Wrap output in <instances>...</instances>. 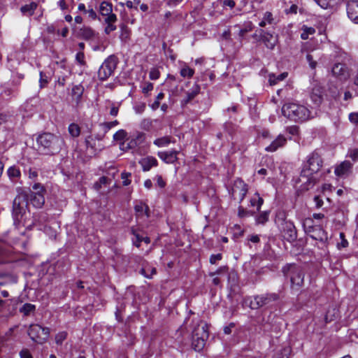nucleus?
<instances>
[{"instance_id": "obj_20", "label": "nucleus", "mask_w": 358, "mask_h": 358, "mask_svg": "<svg viewBox=\"0 0 358 358\" xmlns=\"http://www.w3.org/2000/svg\"><path fill=\"white\" fill-rule=\"evenodd\" d=\"M201 87L198 84H194L192 87L185 92L186 96L181 101L182 106L187 105L193 100L200 92Z\"/></svg>"}, {"instance_id": "obj_27", "label": "nucleus", "mask_w": 358, "mask_h": 358, "mask_svg": "<svg viewBox=\"0 0 358 358\" xmlns=\"http://www.w3.org/2000/svg\"><path fill=\"white\" fill-rule=\"evenodd\" d=\"M112 11L113 5L111 3L107 1L101 2L99 6V13L102 16H105L106 17H107L110 15H115L112 13Z\"/></svg>"}, {"instance_id": "obj_38", "label": "nucleus", "mask_w": 358, "mask_h": 358, "mask_svg": "<svg viewBox=\"0 0 358 358\" xmlns=\"http://www.w3.org/2000/svg\"><path fill=\"white\" fill-rule=\"evenodd\" d=\"M126 258L129 262H131V264L134 265V266L136 264H142V262L144 261L141 256L134 255V254L130 255V257H126Z\"/></svg>"}, {"instance_id": "obj_22", "label": "nucleus", "mask_w": 358, "mask_h": 358, "mask_svg": "<svg viewBox=\"0 0 358 358\" xmlns=\"http://www.w3.org/2000/svg\"><path fill=\"white\" fill-rule=\"evenodd\" d=\"M139 164H141L143 171H148L152 167L157 166L158 162L156 158H155L154 157L148 156L146 157L141 159L139 161Z\"/></svg>"}, {"instance_id": "obj_48", "label": "nucleus", "mask_w": 358, "mask_h": 358, "mask_svg": "<svg viewBox=\"0 0 358 358\" xmlns=\"http://www.w3.org/2000/svg\"><path fill=\"white\" fill-rule=\"evenodd\" d=\"M131 176L130 173L128 172H122L121 173V178L122 179V185L124 186H127L130 185L131 180L129 179V178Z\"/></svg>"}, {"instance_id": "obj_9", "label": "nucleus", "mask_w": 358, "mask_h": 358, "mask_svg": "<svg viewBox=\"0 0 358 358\" xmlns=\"http://www.w3.org/2000/svg\"><path fill=\"white\" fill-rule=\"evenodd\" d=\"M118 64V59L115 55L108 56L101 65L98 71V78L104 81L113 74Z\"/></svg>"}, {"instance_id": "obj_6", "label": "nucleus", "mask_w": 358, "mask_h": 358, "mask_svg": "<svg viewBox=\"0 0 358 358\" xmlns=\"http://www.w3.org/2000/svg\"><path fill=\"white\" fill-rule=\"evenodd\" d=\"M275 222L285 240L292 243L297 238L296 227L292 222L286 220L284 212H280L277 214Z\"/></svg>"}, {"instance_id": "obj_28", "label": "nucleus", "mask_w": 358, "mask_h": 358, "mask_svg": "<svg viewBox=\"0 0 358 358\" xmlns=\"http://www.w3.org/2000/svg\"><path fill=\"white\" fill-rule=\"evenodd\" d=\"M132 234L134 236V238L132 239L133 244L137 248H139L141 246V243L142 241L145 242L147 244L150 243V239L149 237H143L134 230H132Z\"/></svg>"}, {"instance_id": "obj_41", "label": "nucleus", "mask_w": 358, "mask_h": 358, "mask_svg": "<svg viewBox=\"0 0 358 358\" xmlns=\"http://www.w3.org/2000/svg\"><path fill=\"white\" fill-rule=\"evenodd\" d=\"M141 87L142 92L144 94L148 95V93L153 90L154 85L152 83L145 82L141 85Z\"/></svg>"}, {"instance_id": "obj_16", "label": "nucleus", "mask_w": 358, "mask_h": 358, "mask_svg": "<svg viewBox=\"0 0 358 358\" xmlns=\"http://www.w3.org/2000/svg\"><path fill=\"white\" fill-rule=\"evenodd\" d=\"M84 87L79 84L74 85L71 90V97L73 106L76 108L80 107L82 103V98L84 93Z\"/></svg>"}, {"instance_id": "obj_33", "label": "nucleus", "mask_w": 358, "mask_h": 358, "mask_svg": "<svg viewBox=\"0 0 358 358\" xmlns=\"http://www.w3.org/2000/svg\"><path fill=\"white\" fill-rule=\"evenodd\" d=\"M287 76V73H282L278 76L274 74L269 75L268 82L271 85H275L278 81L283 80Z\"/></svg>"}, {"instance_id": "obj_56", "label": "nucleus", "mask_w": 358, "mask_h": 358, "mask_svg": "<svg viewBox=\"0 0 358 358\" xmlns=\"http://www.w3.org/2000/svg\"><path fill=\"white\" fill-rule=\"evenodd\" d=\"M39 83L41 88L44 87L48 83L47 77L43 74L42 71L40 72Z\"/></svg>"}, {"instance_id": "obj_34", "label": "nucleus", "mask_w": 358, "mask_h": 358, "mask_svg": "<svg viewBox=\"0 0 358 358\" xmlns=\"http://www.w3.org/2000/svg\"><path fill=\"white\" fill-rule=\"evenodd\" d=\"M7 173H8V177L12 180H17V178H19L20 177V175H21L20 169L15 166H10L8 169Z\"/></svg>"}, {"instance_id": "obj_49", "label": "nucleus", "mask_w": 358, "mask_h": 358, "mask_svg": "<svg viewBox=\"0 0 358 358\" xmlns=\"http://www.w3.org/2000/svg\"><path fill=\"white\" fill-rule=\"evenodd\" d=\"M76 59L78 64L80 65H85L86 62L85 61V54L83 52L80 51L76 55Z\"/></svg>"}, {"instance_id": "obj_23", "label": "nucleus", "mask_w": 358, "mask_h": 358, "mask_svg": "<svg viewBox=\"0 0 358 358\" xmlns=\"http://www.w3.org/2000/svg\"><path fill=\"white\" fill-rule=\"evenodd\" d=\"M41 326L39 324H31L28 329V335L30 338L38 343L39 340L42 338L41 336Z\"/></svg>"}, {"instance_id": "obj_32", "label": "nucleus", "mask_w": 358, "mask_h": 358, "mask_svg": "<svg viewBox=\"0 0 358 358\" xmlns=\"http://www.w3.org/2000/svg\"><path fill=\"white\" fill-rule=\"evenodd\" d=\"M172 142L170 136H163L154 141V144L158 147H166Z\"/></svg>"}, {"instance_id": "obj_1", "label": "nucleus", "mask_w": 358, "mask_h": 358, "mask_svg": "<svg viewBox=\"0 0 358 358\" xmlns=\"http://www.w3.org/2000/svg\"><path fill=\"white\" fill-rule=\"evenodd\" d=\"M322 163L320 155L316 151L313 152L307 157L299 178L300 182H303V179L306 180L303 184V189H308L315 185L316 180L313 174L320 171L322 166Z\"/></svg>"}, {"instance_id": "obj_30", "label": "nucleus", "mask_w": 358, "mask_h": 358, "mask_svg": "<svg viewBox=\"0 0 358 358\" xmlns=\"http://www.w3.org/2000/svg\"><path fill=\"white\" fill-rule=\"evenodd\" d=\"M180 74L182 78H191L194 74V69L184 64L180 68Z\"/></svg>"}, {"instance_id": "obj_55", "label": "nucleus", "mask_w": 358, "mask_h": 358, "mask_svg": "<svg viewBox=\"0 0 358 358\" xmlns=\"http://www.w3.org/2000/svg\"><path fill=\"white\" fill-rule=\"evenodd\" d=\"M349 157L353 162L358 161V148L352 149L349 151Z\"/></svg>"}, {"instance_id": "obj_43", "label": "nucleus", "mask_w": 358, "mask_h": 358, "mask_svg": "<svg viewBox=\"0 0 358 358\" xmlns=\"http://www.w3.org/2000/svg\"><path fill=\"white\" fill-rule=\"evenodd\" d=\"M127 136V133L125 130L120 129L113 135V140L116 141H122Z\"/></svg>"}, {"instance_id": "obj_35", "label": "nucleus", "mask_w": 358, "mask_h": 358, "mask_svg": "<svg viewBox=\"0 0 358 358\" xmlns=\"http://www.w3.org/2000/svg\"><path fill=\"white\" fill-rule=\"evenodd\" d=\"M69 132L72 137H78L80 134V127L75 123H71L69 126Z\"/></svg>"}, {"instance_id": "obj_40", "label": "nucleus", "mask_w": 358, "mask_h": 358, "mask_svg": "<svg viewBox=\"0 0 358 358\" xmlns=\"http://www.w3.org/2000/svg\"><path fill=\"white\" fill-rule=\"evenodd\" d=\"M255 213L246 210L243 206H240L238 208V216L241 218L253 215Z\"/></svg>"}, {"instance_id": "obj_45", "label": "nucleus", "mask_w": 358, "mask_h": 358, "mask_svg": "<svg viewBox=\"0 0 358 358\" xmlns=\"http://www.w3.org/2000/svg\"><path fill=\"white\" fill-rule=\"evenodd\" d=\"M67 334L65 331L58 333L55 336V342L57 345H62L63 341L66 338Z\"/></svg>"}, {"instance_id": "obj_59", "label": "nucleus", "mask_w": 358, "mask_h": 358, "mask_svg": "<svg viewBox=\"0 0 358 358\" xmlns=\"http://www.w3.org/2000/svg\"><path fill=\"white\" fill-rule=\"evenodd\" d=\"M145 109V104L144 103H140L134 106V110L136 113L141 114Z\"/></svg>"}, {"instance_id": "obj_54", "label": "nucleus", "mask_w": 358, "mask_h": 358, "mask_svg": "<svg viewBox=\"0 0 358 358\" xmlns=\"http://www.w3.org/2000/svg\"><path fill=\"white\" fill-rule=\"evenodd\" d=\"M331 0H315V2L322 8H328L331 4Z\"/></svg>"}, {"instance_id": "obj_21", "label": "nucleus", "mask_w": 358, "mask_h": 358, "mask_svg": "<svg viewBox=\"0 0 358 358\" xmlns=\"http://www.w3.org/2000/svg\"><path fill=\"white\" fill-rule=\"evenodd\" d=\"M287 143V138L283 135H278L272 143L266 148L268 152H275L278 148L283 147Z\"/></svg>"}, {"instance_id": "obj_44", "label": "nucleus", "mask_w": 358, "mask_h": 358, "mask_svg": "<svg viewBox=\"0 0 358 358\" xmlns=\"http://www.w3.org/2000/svg\"><path fill=\"white\" fill-rule=\"evenodd\" d=\"M41 334L44 336L38 341V343L41 344V343H43L44 342H45L47 341L48 338L49 337L50 329L48 327H41Z\"/></svg>"}, {"instance_id": "obj_37", "label": "nucleus", "mask_w": 358, "mask_h": 358, "mask_svg": "<svg viewBox=\"0 0 358 358\" xmlns=\"http://www.w3.org/2000/svg\"><path fill=\"white\" fill-rule=\"evenodd\" d=\"M311 99L312 101L317 105H319L322 103V96L320 94V92L319 90H313V92L311 94Z\"/></svg>"}, {"instance_id": "obj_11", "label": "nucleus", "mask_w": 358, "mask_h": 358, "mask_svg": "<svg viewBox=\"0 0 358 358\" xmlns=\"http://www.w3.org/2000/svg\"><path fill=\"white\" fill-rule=\"evenodd\" d=\"M27 196L25 194H19L14 199L13 203V217L14 222H20L21 220L25 213L26 208L28 206V202L26 201Z\"/></svg>"}, {"instance_id": "obj_2", "label": "nucleus", "mask_w": 358, "mask_h": 358, "mask_svg": "<svg viewBox=\"0 0 358 358\" xmlns=\"http://www.w3.org/2000/svg\"><path fill=\"white\" fill-rule=\"evenodd\" d=\"M36 143L40 152L52 155L60 152L64 141L61 136L46 132L38 136Z\"/></svg>"}, {"instance_id": "obj_63", "label": "nucleus", "mask_w": 358, "mask_h": 358, "mask_svg": "<svg viewBox=\"0 0 358 358\" xmlns=\"http://www.w3.org/2000/svg\"><path fill=\"white\" fill-rule=\"evenodd\" d=\"M287 131L292 135H296L299 132V127L296 126H292L287 128Z\"/></svg>"}, {"instance_id": "obj_7", "label": "nucleus", "mask_w": 358, "mask_h": 358, "mask_svg": "<svg viewBox=\"0 0 358 358\" xmlns=\"http://www.w3.org/2000/svg\"><path fill=\"white\" fill-rule=\"evenodd\" d=\"M46 189L45 187L39 183H34L29 189V192H23L22 194L27 196L26 201L28 204L32 205L36 208H41L45 203V194Z\"/></svg>"}, {"instance_id": "obj_50", "label": "nucleus", "mask_w": 358, "mask_h": 358, "mask_svg": "<svg viewBox=\"0 0 358 358\" xmlns=\"http://www.w3.org/2000/svg\"><path fill=\"white\" fill-rule=\"evenodd\" d=\"M224 129L226 132H227L229 135H232L235 129L234 125L231 122H226L224 124Z\"/></svg>"}, {"instance_id": "obj_10", "label": "nucleus", "mask_w": 358, "mask_h": 358, "mask_svg": "<svg viewBox=\"0 0 358 358\" xmlns=\"http://www.w3.org/2000/svg\"><path fill=\"white\" fill-rule=\"evenodd\" d=\"M208 338L206 324H198L192 331V346L196 351H201L205 346Z\"/></svg>"}, {"instance_id": "obj_14", "label": "nucleus", "mask_w": 358, "mask_h": 358, "mask_svg": "<svg viewBox=\"0 0 358 358\" xmlns=\"http://www.w3.org/2000/svg\"><path fill=\"white\" fill-rule=\"evenodd\" d=\"M259 35L261 37V41L264 43L266 47L270 50H273L277 42L278 36L265 31L263 29L259 30Z\"/></svg>"}, {"instance_id": "obj_24", "label": "nucleus", "mask_w": 358, "mask_h": 358, "mask_svg": "<svg viewBox=\"0 0 358 358\" xmlns=\"http://www.w3.org/2000/svg\"><path fill=\"white\" fill-rule=\"evenodd\" d=\"M95 35V31L89 27H83L80 28L77 32L78 37L85 41L94 39Z\"/></svg>"}, {"instance_id": "obj_47", "label": "nucleus", "mask_w": 358, "mask_h": 358, "mask_svg": "<svg viewBox=\"0 0 358 358\" xmlns=\"http://www.w3.org/2000/svg\"><path fill=\"white\" fill-rule=\"evenodd\" d=\"M340 238L341 239V243H338L337 244V248L339 250H341V248H347L348 245V241L345 238L344 233H343V232L340 233Z\"/></svg>"}, {"instance_id": "obj_61", "label": "nucleus", "mask_w": 358, "mask_h": 358, "mask_svg": "<svg viewBox=\"0 0 358 358\" xmlns=\"http://www.w3.org/2000/svg\"><path fill=\"white\" fill-rule=\"evenodd\" d=\"M314 202L317 208H320L323 206V201L320 196H315L314 197Z\"/></svg>"}, {"instance_id": "obj_5", "label": "nucleus", "mask_w": 358, "mask_h": 358, "mask_svg": "<svg viewBox=\"0 0 358 358\" xmlns=\"http://www.w3.org/2000/svg\"><path fill=\"white\" fill-rule=\"evenodd\" d=\"M279 299V295L276 293H265L248 296L245 299V304L252 310H258L262 308H267Z\"/></svg>"}, {"instance_id": "obj_58", "label": "nucleus", "mask_w": 358, "mask_h": 358, "mask_svg": "<svg viewBox=\"0 0 358 358\" xmlns=\"http://www.w3.org/2000/svg\"><path fill=\"white\" fill-rule=\"evenodd\" d=\"M152 126V122L149 119H145L141 122V127L145 130H149Z\"/></svg>"}, {"instance_id": "obj_46", "label": "nucleus", "mask_w": 358, "mask_h": 358, "mask_svg": "<svg viewBox=\"0 0 358 358\" xmlns=\"http://www.w3.org/2000/svg\"><path fill=\"white\" fill-rule=\"evenodd\" d=\"M160 76V72L158 69L152 68L150 69L149 73V78L151 80H157Z\"/></svg>"}, {"instance_id": "obj_53", "label": "nucleus", "mask_w": 358, "mask_h": 358, "mask_svg": "<svg viewBox=\"0 0 358 358\" xmlns=\"http://www.w3.org/2000/svg\"><path fill=\"white\" fill-rule=\"evenodd\" d=\"M222 258V255L220 253L216 254V255H212L210 257V263L211 264H215L217 261L221 260Z\"/></svg>"}, {"instance_id": "obj_60", "label": "nucleus", "mask_w": 358, "mask_h": 358, "mask_svg": "<svg viewBox=\"0 0 358 358\" xmlns=\"http://www.w3.org/2000/svg\"><path fill=\"white\" fill-rule=\"evenodd\" d=\"M349 120L352 123L358 124V113H351L349 115Z\"/></svg>"}, {"instance_id": "obj_4", "label": "nucleus", "mask_w": 358, "mask_h": 358, "mask_svg": "<svg viewBox=\"0 0 358 358\" xmlns=\"http://www.w3.org/2000/svg\"><path fill=\"white\" fill-rule=\"evenodd\" d=\"M286 278H289L292 289L299 290L304 284L305 272L295 264H287L282 268Z\"/></svg>"}, {"instance_id": "obj_64", "label": "nucleus", "mask_w": 358, "mask_h": 358, "mask_svg": "<svg viewBox=\"0 0 358 358\" xmlns=\"http://www.w3.org/2000/svg\"><path fill=\"white\" fill-rule=\"evenodd\" d=\"M157 183L161 188H164L166 185V182L161 176H157Z\"/></svg>"}, {"instance_id": "obj_3", "label": "nucleus", "mask_w": 358, "mask_h": 358, "mask_svg": "<svg viewBox=\"0 0 358 358\" xmlns=\"http://www.w3.org/2000/svg\"><path fill=\"white\" fill-rule=\"evenodd\" d=\"M282 113L295 122H305L310 117V111L306 106L296 103H285L282 107Z\"/></svg>"}, {"instance_id": "obj_62", "label": "nucleus", "mask_w": 358, "mask_h": 358, "mask_svg": "<svg viewBox=\"0 0 358 358\" xmlns=\"http://www.w3.org/2000/svg\"><path fill=\"white\" fill-rule=\"evenodd\" d=\"M236 6V3L234 0H224L223 1V6H228L230 8H234Z\"/></svg>"}, {"instance_id": "obj_31", "label": "nucleus", "mask_w": 358, "mask_h": 358, "mask_svg": "<svg viewBox=\"0 0 358 358\" xmlns=\"http://www.w3.org/2000/svg\"><path fill=\"white\" fill-rule=\"evenodd\" d=\"M37 3L35 2H31L29 4H26L21 7V12L24 15H32L34 14V10L37 8Z\"/></svg>"}, {"instance_id": "obj_13", "label": "nucleus", "mask_w": 358, "mask_h": 358, "mask_svg": "<svg viewBox=\"0 0 358 358\" xmlns=\"http://www.w3.org/2000/svg\"><path fill=\"white\" fill-rule=\"evenodd\" d=\"M135 215L137 220H145L150 217V208L141 201H137L134 206Z\"/></svg>"}, {"instance_id": "obj_52", "label": "nucleus", "mask_w": 358, "mask_h": 358, "mask_svg": "<svg viewBox=\"0 0 358 358\" xmlns=\"http://www.w3.org/2000/svg\"><path fill=\"white\" fill-rule=\"evenodd\" d=\"M126 257H130V255H122L117 257V258H120L122 260V266L124 267H134V265L131 264V262H129Z\"/></svg>"}, {"instance_id": "obj_19", "label": "nucleus", "mask_w": 358, "mask_h": 358, "mask_svg": "<svg viewBox=\"0 0 358 358\" xmlns=\"http://www.w3.org/2000/svg\"><path fill=\"white\" fill-rule=\"evenodd\" d=\"M352 168V164L349 161L342 162L335 169V174L339 177H345L349 175Z\"/></svg>"}, {"instance_id": "obj_26", "label": "nucleus", "mask_w": 358, "mask_h": 358, "mask_svg": "<svg viewBox=\"0 0 358 358\" xmlns=\"http://www.w3.org/2000/svg\"><path fill=\"white\" fill-rule=\"evenodd\" d=\"M117 20L116 15H110L104 20L107 26L105 27L104 32L109 34L110 32L116 30L117 27L114 24Z\"/></svg>"}, {"instance_id": "obj_25", "label": "nucleus", "mask_w": 358, "mask_h": 358, "mask_svg": "<svg viewBox=\"0 0 358 358\" xmlns=\"http://www.w3.org/2000/svg\"><path fill=\"white\" fill-rule=\"evenodd\" d=\"M144 140L145 134L141 132H138L131 138L127 139L129 147L132 148V149H134L141 144H142Z\"/></svg>"}, {"instance_id": "obj_57", "label": "nucleus", "mask_w": 358, "mask_h": 358, "mask_svg": "<svg viewBox=\"0 0 358 358\" xmlns=\"http://www.w3.org/2000/svg\"><path fill=\"white\" fill-rule=\"evenodd\" d=\"M20 358H33V356L30 353L29 350L28 349H22L20 353Z\"/></svg>"}, {"instance_id": "obj_8", "label": "nucleus", "mask_w": 358, "mask_h": 358, "mask_svg": "<svg viewBox=\"0 0 358 358\" xmlns=\"http://www.w3.org/2000/svg\"><path fill=\"white\" fill-rule=\"evenodd\" d=\"M311 218L306 219L303 221V227L305 232L313 240L318 241L325 245L328 240L327 233L320 226L313 225Z\"/></svg>"}, {"instance_id": "obj_17", "label": "nucleus", "mask_w": 358, "mask_h": 358, "mask_svg": "<svg viewBox=\"0 0 358 358\" xmlns=\"http://www.w3.org/2000/svg\"><path fill=\"white\" fill-rule=\"evenodd\" d=\"M347 14L352 22L358 24V0H351L347 3Z\"/></svg>"}, {"instance_id": "obj_12", "label": "nucleus", "mask_w": 358, "mask_h": 358, "mask_svg": "<svg viewBox=\"0 0 358 358\" xmlns=\"http://www.w3.org/2000/svg\"><path fill=\"white\" fill-rule=\"evenodd\" d=\"M248 189V185L240 178H238L235 180L234 187L232 188V196L238 194L239 203H241L245 199Z\"/></svg>"}, {"instance_id": "obj_18", "label": "nucleus", "mask_w": 358, "mask_h": 358, "mask_svg": "<svg viewBox=\"0 0 358 358\" xmlns=\"http://www.w3.org/2000/svg\"><path fill=\"white\" fill-rule=\"evenodd\" d=\"M178 151L173 150L171 151L159 152L158 157L166 164H173L178 160Z\"/></svg>"}, {"instance_id": "obj_51", "label": "nucleus", "mask_w": 358, "mask_h": 358, "mask_svg": "<svg viewBox=\"0 0 358 358\" xmlns=\"http://www.w3.org/2000/svg\"><path fill=\"white\" fill-rule=\"evenodd\" d=\"M140 273L142 274L143 275H144L145 277L149 278H151L152 275L156 273V268H152L150 270V273H148V272L147 271V270L145 268H142L140 271Z\"/></svg>"}, {"instance_id": "obj_29", "label": "nucleus", "mask_w": 358, "mask_h": 358, "mask_svg": "<svg viewBox=\"0 0 358 358\" xmlns=\"http://www.w3.org/2000/svg\"><path fill=\"white\" fill-rule=\"evenodd\" d=\"M36 310V306L29 303H24L19 310L24 316H29Z\"/></svg>"}, {"instance_id": "obj_39", "label": "nucleus", "mask_w": 358, "mask_h": 358, "mask_svg": "<svg viewBox=\"0 0 358 358\" xmlns=\"http://www.w3.org/2000/svg\"><path fill=\"white\" fill-rule=\"evenodd\" d=\"M118 124H119L118 121L115 120L113 122L102 123L100 124V126L102 127L104 134H106L111 128L114 127L115 126L117 125Z\"/></svg>"}, {"instance_id": "obj_36", "label": "nucleus", "mask_w": 358, "mask_h": 358, "mask_svg": "<svg viewBox=\"0 0 358 358\" xmlns=\"http://www.w3.org/2000/svg\"><path fill=\"white\" fill-rule=\"evenodd\" d=\"M253 29V24L251 22H248L244 24V27L241 29L238 32V36L241 38H243L244 36Z\"/></svg>"}, {"instance_id": "obj_15", "label": "nucleus", "mask_w": 358, "mask_h": 358, "mask_svg": "<svg viewBox=\"0 0 358 358\" xmlns=\"http://www.w3.org/2000/svg\"><path fill=\"white\" fill-rule=\"evenodd\" d=\"M334 76L341 80H346L350 77L348 68L341 63L335 64L331 69Z\"/></svg>"}, {"instance_id": "obj_42", "label": "nucleus", "mask_w": 358, "mask_h": 358, "mask_svg": "<svg viewBox=\"0 0 358 358\" xmlns=\"http://www.w3.org/2000/svg\"><path fill=\"white\" fill-rule=\"evenodd\" d=\"M268 220V213L267 211H264L261 213L256 218V222L258 224H265Z\"/></svg>"}]
</instances>
